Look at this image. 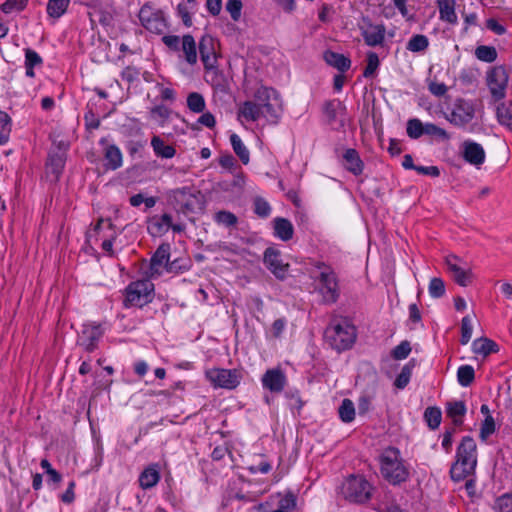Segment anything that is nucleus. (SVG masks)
Here are the masks:
<instances>
[{
	"instance_id": "72a5a7b5",
	"label": "nucleus",
	"mask_w": 512,
	"mask_h": 512,
	"mask_svg": "<svg viewBox=\"0 0 512 512\" xmlns=\"http://www.w3.org/2000/svg\"><path fill=\"white\" fill-rule=\"evenodd\" d=\"M496 117L500 125L509 129L512 125V101L499 103L496 107Z\"/></svg>"
},
{
	"instance_id": "0eeeda50",
	"label": "nucleus",
	"mask_w": 512,
	"mask_h": 512,
	"mask_svg": "<svg viewBox=\"0 0 512 512\" xmlns=\"http://www.w3.org/2000/svg\"><path fill=\"white\" fill-rule=\"evenodd\" d=\"M138 16L142 26L151 33L160 35L167 29V21L163 11L155 9L148 3L140 8Z\"/></svg>"
},
{
	"instance_id": "9b49d317",
	"label": "nucleus",
	"mask_w": 512,
	"mask_h": 512,
	"mask_svg": "<svg viewBox=\"0 0 512 512\" xmlns=\"http://www.w3.org/2000/svg\"><path fill=\"white\" fill-rule=\"evenodd\" d=\"M475 116V108L471 101L457 98L446 119L456 127H464L470 123Z\"/></svg>"
},
{
	"instance_id": "5fc2aeb1",
	"label": "nucleus",
	"mask_w": 512,
	"mask_h": 512,
	"mask_svg": "<svg viewBox=\"0 0 512 512\" xmlns=\"http://www.w3.org/2000/svg\"><path fill=\"white\" fill-rule=\"evenodd\" d=\"M146 145V140H129L126 142L125 148L129 156L135 158L137 155L141 157V153L144 151Z\"/></svg>"
},
{
	"instance_id": "c756f323",
	"label": "nucleus",
	"mask_w": 512,
	"mask_h": 512,
	"mask_svg": "<svg viewBox=\"0 0 512 512\" xmlns=\"http://www.w3.org/2000/svg\"><path fill=\"white\" fill-rule=\"evenodd\" d=\"M262 116L261 106L254 101H245L239 108V117L255 122Z\"/></svg>"
},
{
	"instance_id": "423d86ee",
	"label": "nucleus",
	"mask_w": 512,
	"mask_h": 512,
	"mask_svg": "<svg viewBox=\"0 0 512 512\" xmlns=\"http://www.w3.org/2000/svg\"><path fill=\"white\" fill-rule=\"evenodd\" d=\"M373 492L371 482H341L337 487V493L352 503H364L372 497Z\"/></svg>"
},
{
	"instance_id": "69168bd1",
	"label": "nucleus",
	"mask_w": 512,
	"mask_h": 512,
	"mask_svg": "<svg viewBox=\"0 0 512 512\" xmlns=\"http://www.w3.org/2000/svg\"><path fill=\"white\" fill-rule=\"evenodd\" d=\"M139 74H140L139 69H137L133 66H127L122 70L121 77L127 83H133L134 81H136L138 79Z\"/></svg>"
},
{
	"instance_id": "8fccbe9b",
	"label": "nucleus",
	"mask_w": 512,
	"mask_h": 512,
	"mask_svg": "<svg viewBox=\"0 0 512 512\" xmlns=\"http://www.w3.org/2000/svg\"><path fill=\"white\" fill-rule=\"evenodd\" d=\"M297 498L296 495L292 492H287L278 503V508L276 510H281V512H292L296 509Z\"/></svg>"
},
{
	"instance_id": "e433bc0d",
	"label": "nucleus",
	"mask_w": 512,
	"mask_h": 512,
	"mask_svg": "<svg viewBox=\"0 0 512 512\" xmlns=\"http://www.w3.org/2000/svg\"><path fill=\"white\" fill-rule=\"evenodd\" d=\"M429 47V39L426 35L415 34L406 44V49L413 53H421Z\"/></svg>"
},
{
	"instance_id": "c9c22d12",
	"label": "nucleus",
	"mask_w": 512,
	"mask_h": 512,
	"mask_svg": "<svg viewBox=\"0 0 512 512\" xmlns=\"http://www.w3.org/2000/svg\"><path fill=\"white\" fill-rule=\"evenodd\" d=\"M43 63L42 57L33 49H25V69L26 76L33 78L35 76L34 68L41 66Z\"/></svg>"
},
{
	"instance_id": "603ef678",
	"label": "nucleus",
	"mask_w": 512,
	"mask_h": 512,
	"mask_svg": "<svg viewBox=\"0 0 512 512\" xmlns=\"http://www.w3.org/2000/svg\"><path fill=\"white\" fill-rule=\"evenodd\" d=\"M28 4V0H6L2 3V13L11 14L23 11Z\"/></svg>"
},
{
	"instance_id": "39448f33",
	"label": "nucleus",
	"mask_w": 512,
	"mask_h": 512,
	"mask_svg": "<svg viewBox=\"0 0 512 512\" xmlns=\"http://www.w3.org/2000/svg\"><path fill=\"white\" fill-rule=\"evenodd\" d=\"M205 377L214 388L233 390L240 384L242 374L238 369L211 368Z\"/></svg>"
},
{
	"instance_id": "ddd939ff",
	"label": "nucleus",
	"mask_w": 512,
	"mask_h": 512,
	"mask_svg": "<svg viewBox=\"0 0 512 512\" xmlns=\"http://www.w3.org/2000/svg\"><path fill=\"white\" fill-rule=\"evenodd\" d=\"M361 36L367 46H382L385 41L386 27L384 24H374L369 17H362L359 26Z\"/></svg>"
},
{
	"instance_id": "2eb2a0df",
	"label": "nucleus",
	"mask_w": 512,
	"mask_h": 512,
	"mask_svg": "<svg viewBox=\"0 0 512 512\" xmlns=\"http://www.w3.org/2000/svg\"><path fill=\"white\" fill-rule=\"evenodd\" d=\"M263 263L278 280L283 281L287 278L290 265L283 262L281 252L278 249L274 247L266 248L263 254Z\"/></svg>"
},
{
	"instance_id": "58836bf2",
	"label": "nucleus",
	"mask_w": 512,
	"mask_h": 512,
	"mask_svg": "<svg viewBox=\"0 0 512 512\" xmlns=\"http://www.w3.org/2000/svg\"><path fill=\"white\" fill-rule=\"evenodd\" d=\"M338 415L344 423H351L355 419V406L351 399L345 398L342 400L338 408Z\"/></svg>"
},
{
	"instance_id": "864d4df0",
	"label": "nucleus",
	"mask_w": 512,
	"mask_h": 512,
	"mask_svg": "<svg viewBox=\"0 0 512 512\" xmlns=\"http://www.w3.org/2000/svg\"><path fill=\"white\" fill-rule=\"evenodd\" d=\"M254 213L261 218H267L271 213L270 204L262 197H255L253 201Z\"/></svg>"
},
{
	"instance_id": "4be33fe9",
	"label": "nucleus",
	"mask_w": 512,
	"mask_h": 512,
	"mask_svg": "<svg viewBox=\"0 0 512 512\" xmlns=\"http://www.w3.org/2000/svg\"><path fill=\"white\" fill-rule=\"evenodd\" d=\"M459 258L456 255L446 257L448 270L452 273L454 281L463 287L468 286L472 281V272L465 270L458 265Z\"/></svg>"
},
{
	"instance_id": "13d9d810",
	"label": "nucleus",
	"mask_w": 512,
	"mask_h": 512,
	"mask_svg": "<svg viewBox=\"0 0 512 512\" xmlns=\"http://www.w3.org/2000/svg\"><path fill=\"white\" fill-rule=\"evenodd\" d=\"M47 167L51 169V173L58 179L64 168V159L58 155H52L49 157Z\"/></svg>"
},
{
	"instance_id": "393cba45",
	"label": "nucleus",
	"mask_w": 512,
	"mask_h": 512,
	"mask_svg": "<svg viewBox=\"0 0 512 512\" xmlns=\"http://www.w3.org/2000/svg\"><path fill=\"white\" fill-rule=\"evenodd\" d=\"M172 226V216L164 213L161 216H153L148 222V230L151 235H164Z\"/></svg>"
},
{
	"instance_id": "6ab92c4d",
	"label": "nucleus",
	"mask_w": 512,
	"mask_h": 512,
	"mask_svg": "<svg viewBox=\"0 0 512 512\" xmlns=\"http://www.w3.org/2000/svg\"><path fill=\"white\" fill-rule=\"evenodd\" d=\"M171 246L169 243H162L158 246L150 259V276L161 275V267H166L170 258Z\"/></svg>"
},
{
	"instance_id": "f8f14e48",
	"label": "nucleus",
	"mask_w": 512,
	"mask_h": 512,
	"mask_svg": "<svg viewBox=\"0 0 512 512\" xmlns=\"http://www.w3.org/2000/svg\"><path fill=\"white\" fill-rule=\"evenodd\" d=\"M104 335V329L101 324L87 323L82 326L77 336L76 344L88 353L94 352L98 348L99 341Z\"/></svg>"
},
{
	"instance_id": "a878e982",
	"label": "nucleus",
	"mask_w": 512,
	"mask_h": 512,
	"mask_svg": "<svg viewBox=\"0 0 512 512\" xmlns=\"http://www.w3.org/2000/svg\"><path fill=\"white\" fill-rule=\"evenodd\" d=\"M466 411V404L462 400L448 401L446 403V414L449 418L452 419V422L455 426H460L463 424V417L465 416Z\"/></svg>"
},
{
	"instance_id": "774afa93",
	"label": "nucleus",
	"mask_w": 512,
	"mask_h": 512,
	"mask_svg": "<svg viewBox=\"0 0 512 512\" xmlns=\"http://www.w3.org/2000/svg\"><path fill=\"white\" fill-rule=\"evenodd\" d=\"M286 325H287L286 318L282 317V318L276 319L272 323V326H271V332H272L273 337L279 338L282 335L283 331L285 330Z\"/></svg>"
},
{
	"instance_id": "4468645a",
	"label": "nucleus",
	"mask_w": 512,
	"mask_h": 512,
	"mask_svg": "<svg viewBox=\"0 0 512 512\" xmlns=\"http://www.w3.org/2000/svg\"><path fill=\"white\" fill-rule=\"evenodd\" d=\"M322 113L325 122L334 130H339L345 126L343 116L346 113L345 105L338 99L327 100L323 103Z\"/></svg>"
},
{
	"instance_id": "6e6d98bb",
	"label": "nucleus",
	"mask_w": 512,
	"mask_h": 512,
	"mask_svg": "<svg viewBox=\"0 0 512 512\" xmlns=\"http://www.w3.org/2000/svg\"><path fill=\"white\" fill-rule=\"evenodd\" d=\"M160 471V464L152 463L141 472L138 480H160Z\"/></svg>"
},
{
	"instance_id": "2f4dec72",
	"label": "nucleus",
	"mask_w": 512,
	"mask_h": 512,
	"mask_svg": "<svg viewBox=\"0 0 512 512\" xmlns=\"http://www.w3.org/2000/svg\"><path fill=\"white\" fill-rule=\"evenodd\" d=\"M416 360L414 358L410 359L401 369L400 373L397 375L394 386L397 389H404L409 384L414 368L416 367Z\"/></svg>"
},
{
	"instance_id": "412c9836",
	"label": "nucleus",
	"mask_w": 512,
	"mask_h": 512,
	"mask_svg": "<svg viewBox=\"0 0 512 512\" xmlns=\"http://www.w3.org/2000/svg\"><path fill=\"white\" fill-rule=\"evenodd\" d=\"M462 156L464 160L476 167H479L485 162V151L483 147L474 141H465L463 143Z\"/></svg>"
},
{
	"instance_id": "f257e3e1",
	"label": "nucleus",
	"mask_w": 512,
	"mask_h": 512,
	"mask_svg": "<svg viewBox=\"0 0 512 512\" xmlns=\"http://www.w3.org/2000/svg\"><path fill=\"white\" fill-rule=\"evenodd\" d=\"M457 461L450 469L452 480H465L473 475L477 463L476 443L471 436H464L457 448Z\"/></svg>"
},
{
	"instance_id": "aec40b11",
	"label": "nucleus",
	"mask_w": 512,
	"mask_h": 512,
	"mask_svg": "<svg viewBox=\"0 0 512 512\" xmlns=\"http://www.w3.org/2000/svg\"><path fill=\"white\" fill-rule=\"evenodd\" d=\"M342 166L354 176H359L364 171V162L359 152L354 148H347L342 154Z\"/></svg>"
},
{
	"instance_id": "bb28decb",
	"label": "nucleus",
	"mask_w": 512,
	"mask_h": 512,
	"mask_svg": "<svg viewBox=\"0 0 512 512\" xmlns=\"http://www.w3.org/2000/svg\"><path fill=\"white\" fill-rule=\"evenodd\" d=\"M274 235L282 241H289L293 238L294 227L290 220L282 217H277L273 220Z\"/></svg>"
},
{
	"instance_id": "052dcab7",
	"label": "nucleus",
	"mask_w": 512,
	"mask_h": 512,
	"mask_svg": "<svg viewBox=\"0 0 512 512\" xmlns=\"http://www.w3.org/2000/svg\"><path fill=\"white\" fill-rule=\"evenodd\" d=\"M242 0H228L226 3V11L229 12L233 21L237 22L241 18Z\"/></svg>"
},
{
	"instance_id": "c03bdc74",
	"label": "nucleus",
	"mask_w": 512,
	"mask_h": 512,
	"mask_svg": "<svg viewBox=\"0 0 512 512\" xmlns=\"http://www.w3.org/2000/svg\"><path fill=\"white\" fill-rule=\"evenodd\" d=\"M425 124L418 118H412L407 121L406 132L411 139H418L424 135Z\"/></svg>"
},
{
	"instance_id": "c85d7f7f",
	"label": "nucleus",
	"mask_w": 512,
	"mask_h": 512,
	"mask_svg": "<svg viewBox=\"0 0 512 512\" xmlns=\"http://www.w3.org/2000/svg\"><path fill=\"white\" fill-rule=\"evenodd\" d=\"M180 50L185 55V60L188 64L194 65L197 62V49L194 37L190 34L184 35L181 39Z\"/></svg>"
},
{
	"instance_id": "ea45409f",
	"label": "nucleus",
	"mask_w": 512,
	"mask_h": 512,
	"mask_svg": "<svg viewBox=\"0 0 512 512\" xmlns=\"http://www.w3.org/2000/svg\"><path fill=\"white\" fill-rule=\"evenodd\" d=\"M70 0H48L47 14L55 19L60 18L69 6Z\"/></svg>"
},
{
	"instance_id": "a18cd8bd",
	"label": "nucleus",
	"mask_w": 512,
	"mask_h": 512,
	"mask_svg": "<svg viewBox=\"0 0 512 512\" xmlns=\"http://www.w3.org/2000/svg\"><path fill=\"white\" fill-rule=\"evenodd\" d=\"M280 105L278 102L263 104L262 116L271 123H277L280 118Z\"/></svg>"
},
{
	"instance_id": "f704fd0d",
	"label": "nucleus",
	"mask_w": 512,
	"mask_h": 512,
	"mask_svg": "<svg viewBox=\"0 0 512 512\" xmlns=\"http://www.w3.org/2000/svg\"><path fill=\"white\" fill-rule=\"evenodd\" d=\"M230 143L234 153L239 157L240 161L244 165H247L250 161V152L245 146V144L242 142L239 135H237L236 133H232L230 135Z\"/></svg>"
},
{
	"instance_id": "bf43d9fd",
	"label": "nucleus",
	"mask_w": 512,
	"mask_h": 512,
	"mask_svg": "<svg viewBox=\"0 0 512 512\" xmlns=\"http://www.w3.org/2000/svg\"><path fill=\"white\" fill-rule=\"evenodd\" d=\"M429 294L433 298H440L445 294V284L441 278L434 277L429 283Z\"/></svg>"
},
{
	"instance_id": "09e8293b",
	"label": "nucleus",
	"mask_w": 512,
	"mask_h": 512,
	"mask_svg": "<svg viewBox=\"0 0 512 512\" xmlns=\"http://www.w3.org/2000/svg\"><path fill=\"white\" fill-rule=\"evenodd\" d=\"M424 135L435 137L441 141H447L450 139L448 132L434 123H425Z\"/></svg>"
},
{
	"instance_id": "a19ab883",
	"label": "nucleus",
	"mask_w": 512,
	"mask_h": 512,
	"mask_svg": "<svg viewBox=\"0 0 512 512\" xmlns=\"http://www.w3.org/2000/svg\"><path fill=\"white\" fill-rule=\"evenodd\" d=\"M474 54L478 60L486 63L494 62L498 56L496 48L488 45L477 46Z\"/></svg>"
},
{
	"instance_id": "49530a36",
	"label": "nucleus",
	"mask_w": 512,
	"mask_h": 512,
	"mask_svg": "<svg viewBox=\"0 0 512 512\" xmlns=\"http://www.w3.org/2000/svg\"><path fill=\"white\" fill-rule=\"evenodd\" d=\"M366 67L363 71V76L365 78H371L374 76L376 70L380 65L379 57L375 52H368L366 57Z\"/></svg>"
},
{
	"instance_id": "a211bd4d",
	"label": "nucleus",
	"mask_w": 512,
	"mask_h": 512,
	"mask_svg": "<svg viewBox=\"0 0 512 512\" xmlns=\"http://www.w3.org/2000/svg\"><path fill=\"white\" fill-rule=\"evenodd\" d=\"M199 53L205 70L215 67L217 58L214 39L210 35H204L199 41Z\"/></svg>"
},
{
	"instance_id": "680f3d73",
	"label": "nucleus",
	"mask_w": 512,
	"mask_h": 512,
	"mask_svg": "<svg viewBox=\"0 0 512 512\" xmlns=\"http://www.w3.org/2000/svg\"><path fill=\"white\" fill-rule=\"evenodd\" d=\"M472 336V323L470 316H465L461 321V338L460 343L466 345Z\"/></svg>"
},
{
	"instance_id": "de8ad7c7",
	"label": "nucleus",
	"mask_w": 512,
	"mask_h": 512,
	"mask_svg": "<svg viewBox=\"0 0 512 512\" xmlns=\"http://www.w3.org/2000/svg\"><path fill=\"white\" fill-rule=\"evenodd\" d=\"M214 221L226 227H233L237 224L238 218L230 211L221 210L215 213Z\"/></svg>"
},
{
	"instance_id": "20e7f679",
	"label": "nucleus",
	"mask_w": 512,
	"mask_h": 512,
	"mask_svg": "<svg viewBox=\"0 0 512 512\" xmlns=\"http://www.w3.org/2000/svg\"><path fill=\"white\" fill-rule=\"evenodd\" d=\"M125 308H143L154 299V284L148 279L132 281L124 290Z\"/></svg>"
},
{
	"instance_id": "f3484780",
	"label": "nucleus",
	"mask_w": 512,
	"mask_h": 512,
	"mask_svg": "<svg viewBox=\"0 0 512 512\" xmlns=\"http://www.w3.org/2000/svg\"><path fill=\"white\" fill-rule=\"evenodd\" d=\"M287 378L279 369H269L262 376V385L272 393H281L286 385Z\"/></svg>"
},
{
	"instance_id": "f03ea898",
	"label": "nucleus",
	"mask_w": 512,
	"mask_h": 512,
	"mask_svg": "<svg viewBox=\"0 0 512 512\" xmlns=\"http://www.w3.org/2000/svg\"><path fill=\"white\" fill-rule=\"evenodd\" d=\"M356 337V328L347 318L332 320L325 330L327 342L338 352L352 348Z\"/></svg>"
},
{
	"instance_id": "0e129e2a",
	"label": "nucleus",
	"mask_w": 512,
	"mask_h": 512,
	"mask_svg": "<svg viewBox=\"0 0 512 512\" xmlns=\"http://www.w3.org/2000/svg\"><path fill=\"white\" fill-rule=\"evenodd\" d=\"M85 127L87 130H96L100 127V119L96 116L92 109L84 114Z\"/></svg>"
},
{
	"instance_id": "79ce46f5",
	"label": "nucleus",
	"mask_w": 512,
	"mask_h": 512,
	"mask_svg": "<svg viewBox=\"0 0 512 512\" xmlns=\"http://www.w3.org/2000/svg\"><path fill=\"white\" fill-rule=\"evenodd\" d=\"M475 379V371L471 365H462L457 371L458 383L463 387L470 386Z\"/></svg>"
},
{
	"instance_id": "5701e85b",
	"label": "nucleus",
	"mask_w": 512,
	"mask_h": 512,
	"mask_svg": "<svg viewBox=\"0 0 512 512\" xmlns=\"http://www.w3.org/2000/svg\"><path fill=\"white\" fill-rule=\"evenodd\" d=\"M324 61L331 67L337 69L341 73H345L351 68V59L344 54L326 50L323 54Z\"/></svg>"
},
{
	"instance_id": "e2e57ef3",
	"label": "nucleus",
	"mask_w": 512,
	"mask_h": 512,
	"mask_svg": "<svg viewBox=\"0 0 512 512\" xmlns=\"http://www.w3.org/2000/svg\"><path fill=\"white\" fill-rule=\"evenodd\" d=\"M495 511L512 512V493H507L497 498Z\"/></svg>"
},
{
	"instance_id": "7ed1b4c3",
	"label": "nucleus",
	"mask_w": 512,
	"mask_h": 512,
	"mask_svg": "<svg viewBox=\"0 0 512 512\" xmlns=\"http://www.w3.org/2000/svg\"><path fill=\"white\" fill-rule=\"evenodd\" d=\"M379 465L385 480H407L409 477V468L400 450L394 446H388L381 452Z\"/></svg>"
},
{
	"instance_id": "37998d69",
	"label": "nucleus",
	"mask_w": 512,
	"mask_h": 512,
	"mask_svg": "<svg viewBox=\"0 0 512 512\" xmlns=\"http://www.w3.org/2000/svg\"><path fill=\"white\" fill-rule=\"evenodd\" d=\"M187 107L194 113H202L205 110L204 97L198 92H191L187 97Z\"/></svg>"
},
{
	"instance_id": "6e6552de",
	"label": "nucleus",
	"mask_w": 512,
	"mask_h": 512,
	"mask_svg": "<svg viewBox=\"0 0 512 512\" xmlns=\"http://www.w3.org/2000/svg\"><path fill=\"white\" fill-rule=\"evenodd\" d=\"M169 197L177 210L184 215L194 213L196 205L200 203V192L187 186L171 190Z\"/></svg>"
},
{
	"instance_id": "dca6fc26",
	"label": "nucleus",
	"mask_w": 512,
	"mask_h": 512,
	"mask_svg": "<svg viewBox=\"0 0 512 512\" xmlns=\"http://www.w3.org/2000/svg\"><path fill=\"white\" fill-rule=\"evenodd\" d=\"M99 144L104 146L103 159L106 170H117L123 164V155L120 148L115 144H108L106 138H101Z\"/></svg>"
},
{
	"instance_id": "1a4fd4ad",
	"label": "nucleus",
	"mask_w": 512,
	"mask_h": 512,
	"mask_svg": "<svg viewBox=\"0 0 512 512\" xmlns=\"http://www.w3.org/2000/svg\"><path fill=\"white\" fill-rule=\"evenodd\" d=\"M314 279L319 283V293L325 304H334L340 297L339 279L335 270L320 272Z\"/></svg>"
},
{
	"instance_id": "338daca9",
	"label": "nucleus",
	"mask_w": 512,
	"mask_h": 512,
	"mask_svg": "<svg viewBox=\"0 0 512 512\" xmlns=\"http://www.w3.org/2000/svg\"><path fill=\"white\" fill-rule=\"evenodd\" d=\"M150 115L152 118H160L162 120H167L170 116V109L165 105H156L151 108Z\"/></svg>"
},
{
	"instance_id": "9d476101",
	"label": "nucleus",
	"mask_w": 512,
	"mask_h": 512,
	"mask_svg": "<svg viewBox=\"0 0 512 512\" xmlns=\"http://www.w3.org/2000/svg\"><path fill=\"white\" fill-rule=\"evenodd\" d=\"M486 80L492 99L495 102L502 100L506 96L508 85V72L505 66L499 65L492 67L487 72Z\"/></svg>"
},
{
	"instance_id": "3c124183",
	"label": "nucleus",
	"mask_w": 512,
	"mask_h": 512,
	"mask_svg": "<svg viewBox=\"0 0 512 512\" xmlns=\"http://www.w3.org/2000/svg\"><path fill=\"white\" fill-rule=\"evenodd\" d=\"M411 350L412 348L410 342L404 340L391 350L390 355L394 360H403L409 356Z\"/></svg>"
},
{
	"instance_id": "cd10ccee",
	"label": "nucleus",
	"mask_w": 512,
	"mask_h": 512,
	"mask_svg": "<svg viewBox=\"0 0 512 512\" xmlns=\"http://www.w3.org/2000/svg\"><path fill=\"white\" fill-rule=\"evenodd\" d=\"M151 146L155 155L163 159H171L176 155V149L173 145L166 144L158 135L151 138Z\"/></svg>"
},
{
	"instance_id": "473e14b6",
	"label": "nucleus",
	"mask_w": 512,
	"mask_h": 512,
	"mask_svg": "<svg viewBox=\"0 0 512 512\" xmlns=\"http://www.w3.org/2000/svg\"><path fill=\"white\" fill-rule=\"evenodd\" d=\"M254 98L261 108L263 104L279 102L278 92L274 88L266 86L259 87L254 93Z\"/></svg>"
},
{
	"instance_id": "b1692460",
	"label": "nucleus",
	"mask_w": 512,
	"mask_h": 512,
	"mask_svg": "<svg viewBox=\"0 0 512 512\" xmlns=\"http://www.w3.org/2000/svg\"><path fill=\"white\" fill-rule=\"evenodd\" d=\"M436 5L441 21L450 25H456L458 23V17L455 11L456 0H436Z\"/></svg>"
},
{
	"instance_id": "4c0bfd02",
	"label": "nucleus",
	"mask_w": 512,
	"mask_h": 512,
	"mask_svg": "<svg viewBox=\"0 0 512 512\" xmlns=\"http://www.w3.org/2000/svg\"><path fill=\"white\" fill-rule=\"evenodd\" d=\"M423 417H424L425 422L427 423V426L431 430H435L441 424V420H442L441 409L437 406L427 407L424 411Z\"/></svg>"
},
{
	"instance_id": "4d7b16f0",
	"label": "nucleus",
	"mask_w": 512,
	"mask_h": 512,
	"mask_svg": "<svg viewBox=\"0 0 512 512\" xmlns=\"http://www.w3.org/2000/svg\"><path fill=\"white\" fill-rule=\"evenodd\" d=\"M496 430V424L492 416L485 417L481 424L479 437L482 441H486L487 438L492 435Z\"/></svg>"
},
{
	"instance_id": "7c9ffc66",
	"label": "nucleus",
	"mask_w": 512,
	"mask_h": 512,
	"mask_svg": "<svg viewBox=\"0 0 512 512\" xmlns=\"http://www.w3.org/2000/svg\"><path fill=\"white\" fill-rule=\"evenodd\" d=\"M472 350L475 354L488 356L499 351L497 343L488 338H478L473 341Z\"/></svg>"
}]
</instances>
